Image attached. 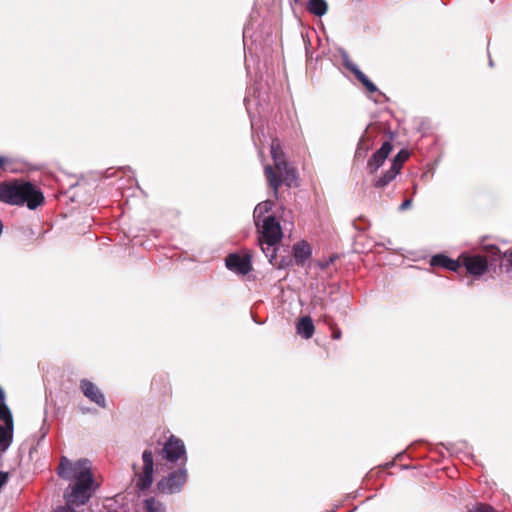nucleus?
<instances>
[{
    "label": "nucleus",
    "instance_id": "nucleus-17",
    "mask_svg": "<svg viewBox=\"0 0 512 512\" xmlns=\"http://www.w3.org/2000/svg\"><path fill=\"white\" fill-rule=\"evenodd\" d=\"M307 10L318 17L325 15L328 11V4L325 0H309Z\"/></svg>",
    "mask_w": 512,
    "mask_h": 512
},
{
    "label": "nucleus",
    "instance_id": "nucleus-15",
    "mask_svg": "<svg viewBox=\"0 0 512 512\" xmlns=\"http://www.w3.org/2000/svg\"><path fill=\"white\" fill-rule=\"evenodd\" d=\"M296 328L297 333L305 339L311 338L315 331V327L310 316H304L300 318Z\"/></svg>",
    "mask_w": 512,
    "mask_h": 512
},
{
    "label": "nucleus",
    "instance_id": "nucleus-20",
    "mask_svg": "<svg viewBox=\"0 0 512 512\" xmlns=\"http://www.w3.org/2000/svg\"><path fill=\"white\" fill-rule=\"evenodd\" d=\"M324 322L328 325L329 329L331 330L332 339L340 340L342 337V332L335 323V321L333 320V318L330 316H324Z\"/></svg>",
    "mask_w": 512,
    "mask_h": 512
},
{
    "label": "nucleus",
    "instance_id": "nucleus-19",
    "mask_svg": "<svg viewBox=\"0 0 512 512\" xmlns=\"http://www.w3.org/2000/svg\"><path fill=\"white\" fill-rule=\"evenodd\" d=\"M0 420L4 425L14 426L12 413L4 401L0 403Z\"/></svg>",
    "mask_w": 512,
    "mask_h": 512
},
{
    "label": "nucleus",
    "instance_id": "nucleus-3",
    "mask_svg": "<svg viewBox=\"0 0 512 512\" xmlns=\"http://www.w3.org/2000/svg\"><path fill=\"white\" fill-rule=\"evenodd\" d=\"M43 193L31 182L14 179L0 183V201L34 210L44 203Z\"/></svg>",
    "mask_w": 512,
    "mask_h": 512
},
{
    "label": "nucleus",
    "instance_id": "nucleus-27",
    "mask_svg": "<svg viewBox=\"0 0 512 512\" xmlns=\"http://www.w3.org/2000/svg\"><path fill=\"white\" fill-rule=\"evenodd\" d=\"M504 257L509 261V263L512 266V255H511V253L510 252H505L504 253Z\"/></svg>",
    "mask_w": 512,
    "mask_h": 512
},
{
    "label": "nucleus",
    "instance_id": "nucleus-25",
    "mask_svg": "<svg viewBox=\"0 0 512 512\" xmlns=\"http://www.w3.org/2000/svg\"><path fill=\"white\" fill-rule=\"evenodd\" d=\"M55 512H76V510L70 505L58 508Z\"/></svg>",
    "mask_w": 512,
    "mask_h": 512
},
{
    "label": "nucleus",
    "instance_id": "nucleus-1",
    "mask_svg": "<svg viewBox=\"0 0 512 512\" xmlns=\"http://www.w3.org/2000/svg\"><path fill=\"white\" fill-rule=\"evenodd\" d=\"M57 474L66 480H76V483L70 486L71 492L68 495V503L79 506L84 505L89 500L91 497L90 489L93 484V475L91 473V462L88 459L71 462L67 457L63 456L61 457Z\"/></svg>",
    "mask_w": 512,
    "mask_h": 512
},
{
    "label": "nucleus",
    "instance_id": "nucleus-11",
    "mask_svg": "<svg viewBox=\"0 0 512 512\" xmlns=\"http://www.w3.org/2000/svg\"><path fill=\"white\" fill-rule=\"evenodd\" d=\"M392 149L393 146L390 141H385L381 145L367 162L369 173L374 174L384 164Z\"/></svg>",
    "mask_w": 512,
    "mask_h": 512
},
{
    "label": "nucleus",
    "instance_id": "nucleus-10",
    "mask_svg": "<svg viewBox=\"0 0 512 512\" xmlns=\"http://www.w3.org/2000/svg\"><path fill=\"white\" fill-rule=\"evenodd\" d=\"M225 263L229 270L241 275H246L252 270L251 257L249 254L242 256L235 253L230 254L226 257Z\"/></svg>",
    "mask_w": 512,
    "mask_h": 512
},
{
    "label": "nucleus",
    "instance_id": "nucleus-22",
    "mask_svg": "<svg viewBox=\"0 0 512 512\" xmlns=\"http://www.w3.org/2000/svg\"><path fill=\"white\" fill-rule=\"evenodd\" d=\"M271 205H272V203H271L270 201H266V202H264L262 205H261V204H260V205H258V206L255 208L254 213L256 214V213H258L259 211H262V210H264V211H266V212H267V211L271 208Z\"/></svg>",
    "mask_w": 512,
    "mask_h": 512
},
{
    "label": "nucleus",
    "instance_id": "nucleus-4",
    "mask_svg": "<svg viewBox=\"0 0 512 512\" xmlns=\"http://www.w3.org/2000/svg\"><path fill=\"white\" fill-rule=\"evenodd\" d=\"M262 237L259 239L262 251L270 262L275 258V245L282 239L283 233L279 221L274 216H267L263 219Z\"/></svg>",
    "mask_w": 512,
    "mask_h": 512
},
{
    "label": "nucleus",
    "instance_id": "nucleus-2",
    "mask_svg": "<svg viewBox=\"0 0 512 512\" xmlns=\"http://www.w3.org/2000/svg\"><path fill=\"white\" fill-rule=\"evenodd\" d=\"M270 153L273 165L268 164L264 166V176L268 186L273 191V196L278 199L279 188L282 185L288 188L299 186L298 172L294 166L288 163L278 139L272 140Z\"/></svg>",
    "mask_w": 512,
    "mask_h": 512
},
{
    "label": "nucleus",
    "instance_id": "nucleus-21",
    "mask_svg": "<svg viewBox=\"0 0 512 512\" xmlns=\"http://www.w3.org/2000/svg\"><path fill=\"white\" fill-rule=\"evenodd\" d=\"M470 512H498L494 507L485 503H477Z\"/></svg>",
    "mask_w": 512,
    "mask_h": 512
},
{
    "label": "nucleus",
    "instance_id": "nucleus-30",
    "mask_svg": "<svg viewBox=\"0 0 512 512\" xmlns=\"http://www.w3.org/2000/svg\"><path fill=\"white\" fill-rule=\"evenodd\" d=\"M493 249L495 250V252H493L495 255H496V254H498V253H500L499 248L493 247Z\"/></svg>",
    "mask_w": 512,
    "mask_h": 512
},
{
    "label": "nucleus",
    "instance_id": "nucleus-29",
    "mask_svg": "<svg viewBox=\"0 0 512 512\" xmlns=\"http://www.w3.org/2000/svg\"><path fill=\"white\" fill-rule=\"evenodd\" d=\"M3 232V224H2V221L0 220V235L2 234Z\"/></svg>",
    "mask_w": 512,
    "mask_h": 512
},
{
    "label": "nucleus",
    "instance_id": "nucleus-24",
    "mask_svg": "<svg viewBox=\"0 0 512 512\" xmlns=\"http://www.w3.org/2000/svg\"><path fill=\"white\" fill-rule=\"evenodd\" d=\"M10 163V159L5 156H0V169L5 170L7 165Z\"/></svg>",
    "mask_w": 512,
    "mask_h": 512
},
{
    "label": "nucleus",
    "instance_id": "nucleus-26",
    "mask_svg": "<svg viewBox=\"0 0 512 512\" xmlns=\"http://www.w3.org/2000/svg\"><path fill=\"white\" fill-rule=\"evenodd\" d=\"M412 204V200L411 199H406L403 201V203L400 205V210H405V209H408Z\"/></svg>",
    "mask_w": 512,
    "mask_h": 512
},
{
    "label": "nucleus",
    "instance_id": "nucleus-23",
    "mask_svg": "<svg viewBox=\"0 0 512 512\" xmlns=\"http://www.w3.org/2000/svg\"><path fill=\"white\" fill-rule=\"evenodd\" d=\"M146 508L150 512H157V510L154 508V504H156V501L154 498L147 499L145 501Z\"/></svg>",
    "mask_w": 512,
    "mask_h": 512
},
{
    "label": "nucleus",
    "instance_id": "nucleus-32",
    "mask_svg": "<svg viewBox=\"0 0 512 512\" xmlns=\"http://www.w3.org/2000/svg\"><path fill=\"white\" fill-rule=\"evenodd\" d=\"M507 252H510V253H511V255H512V250H508Z\"/></svg>",
    "mask_w": 512,
    "mask_h": 512
},
{
    "label": "nucleus",
    "instance_id": "nucleus-13",
    "mask_svg": "<svg viewBox=\"0 0 512 512\" xmlns=\"http://www.w3.org/2000/svg\"><path fill=\"white\" fill-rule=\"evenodd\" d=\"M430 265L432 267H442L453 272H458L460 269L459 257L454 260L444 254H436L432 256L430 259Z\"/></svg>",
    "mask_w": 512,
    "mask_h": 512
},
{
    "label": "nucleus",
    "instance_id": "nucleus-7",
    "mask_svg": "<svg viewBox=\"0 0 512 512\" xmlns=\"http://www.w3.org/2000/svg\"><path fill=\"white\" fill-rule=\"evenodd\" d=\"M408 158H409V152L405 149L400 150L397 153V155L393 158L390 169L387 170L378 179H376L373 182V186L376 188L386 187L399 174L404 163L407 161Z\"/></svg>",
    "mask_w": 512,
    "mask_h": 512
},
{
    "label": "nucleus",
    "instance_id": "nucleus-18",
    "mask_svg": "<svg viewBox=\"0 0 512 512\" xmlns=\"http://www.w3.org/2000/svg\"><path fill=\"white\" fill-rule=\"evenodd\" d=\"M351 71L369 93H375L378 90L376 85L360 69L352 67Z\"/></svg>",
    "mask_w": 512,
    "mask_h": 512
},
{
    "label": "nucleus",
    "instance_id": "nucleus-16",
    "mask_svg": "<svg viewBox=\"0 0 512 512\" xmlns=\"http://www.w3.org/2000/svg\"><path fill=\"white\" fill-rule=\"evenodd\" d=\"M14 426L1 425L0 426V451H6L13 439Z\"/></svg>",
    "mask_w": 512,
    "mask_h": 512
},
{
    "label": "nucleus",
    "instance_id": "nucleus-12",
    "mask_svg": "<svg viewBox=\"0 0 512 512\" xmlns=\"http://www.w3.org/2000/svg\"><path fill=\"white\" fill-rule=\"evenodd\" d=\"M80 389L84 396L87 397L91 402H94L95 404L102 408L106 407L104 394L90 380L82 379L80 381Z\"/></svg>",
    "mask_w": 512,
    "mask_h": 512
},
{
    "label": "nucleus",
    "instance_id": "nucleus-9",
    "mask_svg": "<svg viewBox=\"0 0 512 512\" xmlns=\"http://www.w3.org/2000/svg\"><path fill=\"white\" fill-rule=\"evenodd\" d=\"M143 470L141 473H137L138 480L136 486L144 491L150 488L153 483V454L150 450H145L142 454Z\"/></svg>",
    "mask_w": 512,
    "mask_h": 512
},
{
    "label": "nucleus",
    "instance_id": "nucleus-28",
    "mask_svg": "<svg viewBox=\"0 0 512 512\" xmlns=\"http://www.w3.org/2000/svg\"><path fill=\"white\" fill-rule=\"evenodd\" d=\"M4 399H5V393H4L3 389L0 387V401L2 402V401H4Z\"/></svg>",
    "mask_w": 512,
    "mask_h": 512
},
{
    "label": "nucleus",
    "instance_id": "nucleus-6",
    "mask_svg": "<svg viewBox=\"0 0 512 512\" xmlns=\"http://www.w3.org/2000/svg\"><path fill=\"white\" fill-rule=\"evenodd\" d=\"M187 481V471L181 468L169 473L157 483V490L164 494L179 492Z\"/></svg>",
    "mask_w": 512,
    "mask_h": 512
},
{
    "label": "nucleus",
    "instance_id": "nucleus-14",
    "mask_svg": "<svg viewBox=\"0 0 512 512\" xmlns=\"http://www.w3.org/2000/svg\"><path fill=\"white\" fill-rule=\"evenodd\" d=\"M311 254V246L306 241H300L293 246V256L297 265H303L311 257Z\"/></svg>",
    "mask_w": 512,
    "mask_h": 512
},
{
    "label": "nucleus",
    "instance_id": "nucleus-5",
    "mask_svg": "<svg viewBox=\"0 0 512 512\" xmlns=\"http://www.w3.org/2000/svg\"><path fill=\"white\" fill-rule=\"evenodd\" d=\"M460 268L464 267L467 274L480 277L488 271V260L485 255L461 253L459 255Z\"/></svg>",
    "mask_w": 512,
    "mask_h": 512
},
{
    "label": "nucleus",
    "instance_id": "nucleus-8",
    "mask_svg": "<svg viewBox=\"0 0 512 512\" xmlns=\"http://www.w3.org/2000/svg\"><path fill=\"white\" fill-rule=\"evenodd\" d=\"M161 455L169 462H176L179 459H182L184 462L187 460L183 441L174 435H171L164 444Z\"/></svg>",
    "mask_w": 512,
    "mask_h": 512
},
{
    "label": "nucleus",
    "instance_id": "nucleus-31",
    "mask_svg": "<svg viewBox=\"0 0 512 512\" xmlns=\"http://www.w3.org/2000/svg\"><path fill=\"white\" fill-rule=\"evenodd\" d=\"M293 1H294L295 3H298V2H300L301 0H293Z\"/></svg>",
    "mask_w": 512,
    "mask_h": 512
}]
</instances>
